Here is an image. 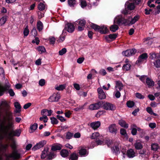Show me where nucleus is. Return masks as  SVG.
Segmentation results:
<instances>
[{
	"mask_svg": "<svg viewBox=\"0 0 160 160\" xmlns=\"http://www.w3.org/2000/svg\"><path fill=\"white\" fill-rule=\"evenodd\" d=\"M13 122V126L10 127L8 125V121H0V139H2L4 137H6L10 139H12L13 136L19 137L21 132V129H18L13 131L12 129L14 127V121Z\"/></svg>",
	"mask_w": 160,
	"mask_h": 160,
	"instance_id": "nucleus-1",
	"label": "nucleus"
},
{
	"mask_svg": "<svg viewBox=\"0 0 160 160\" xmlns=\"http://www.w3.org/2000/svg\"><path fill=\"white\" fill-rule=\"evenodd\" d=\"M0 105L3 108L0 111V117L2 116L4 120H0L3 121H8V125L10 127L13 126V113L11 110L10 102L5 100H3L0 102Z\"/></svg>",
	"mask_w": 160,
	"mask_h": 160,
	"instance_id": "nucleus-2",
	"label": "nucleus"
},
{
	"mask_svg": "<svg viewBox=\"0 0 160 160\" xmlns=\"http://www.w3.org/2000/svg\"><path fill=\"white\" fill-rule=\"evenodd\" d=\"M139 18V16L137 15L133 18L129 17L127 19L123 21L122 16L121 15H119L117 16L115 18L114 23L119 24L122 22L126 25H130L134 24L138 20Z\"/></svg>",
	"mask_w": 160,
	"mask_h": 160,
	"instance_id": "nucleus-3",
	"label": "nucleus"
},
{
	"mask_svg": "<svg viewBox=\"0 0 160 160\" xmlns=\"http://www.w3.org/2000/svg\"><path fill=\"white\" fill-rule=\"evenodd\" d=\"M127 6V8L122 10V13L124 14H130V12L129 11V10H133L135 8V5L133 1L132 0H130L126 3L125 7Z\"/></svg>",
	"mask_w": 160,
	"mask_h": 160,
	"instance_id": "nucleus-4",
	"label": "nucleus"
},
{
	"mask_svg": "<svg viewBox=\"0 0 160 160\" xmlns=\"http://www.w3.org/2000/svg\"><path fill=\"white\" fill-rule=\"evenodd\" d=\"M55 155L53 153H49L48 149V148H46L42 151L41 155V158L44 159L47 156L48 158L49 159H51L55 157Z\"/></svg>",
	"mask_w": 160,
	"mask_h": 160,
	"instance_id": "nucleus-5",
	"label": "nucleus"
},
{
	"mask_svg": "<svg viewBox=\"0 0 160 160\" xmlns=\"http://www.w3.org/2000/svg\"><path fill=\"white\" fill-rule=\"evenodd\" d=\"M75 24L78 25V30L82 31L84 28L86 22L84 19H79L75 22Z\"/></svg>",
	"mask_w": 160,
	"mask_h": 160,
	"instance_id": "nucleus-6",
	"label": "nucleus"
},
{
	"mask_svg": "<svg viewBox=\"0 0 160 160\" xmlns=\"http://www.w3.org/2000/svg\"><path fill=\"white\" fill-rule=\"evenodd\" d=\"M60 98V94L58 93H54L48 98V101L51 102H57Z\"/></svg>",
	"mask_w": 160,
	"mask_h": 160,
	"instance_id": "nucleus-7",
	"label": "nucleus"
},
{
	"mask_svg": "<svg viewBox=\"0 0 160 160\" xmlns=\"http://www.w3.org/2000/svg\"><path fill=\"white\" fill-rule=\"evenodd\" d=\"M103 108L106 110L113 111L115 109V106L109 102H105L102 105Z\"/></svg>",
	"mask_w": 160,
	"mask_h": 160,
	"instance_id": "nucleus-8",
	"label": "nucleus"
},
{
	"mask_svg": "<svg viewBox=\"0 0 160 160\" xmlns=\"http://www.w3.org/2000/svg\"><path fill=\"white\" fill-rule=\"evenodd\" d=\"M137 52V50L135 49L128 50L122 52L123 56L126 57H129L134 55Z\"/></svg>",
	"mask_w": 160,
	"mask_h": 160,
	"instance_id": "nucleus-9",
	"label": "nucleus"
},
{
	"mask_svg": "<svg viewBox=\"0 0 160 160\" xmlns=\"http://www.w3.org/2000/svg\"><path fill=\"white\" fill-rule=\"evenodd\" d=\"M148 58V54L144 53L141 55L139 57L138 60L136 62V63L140 64L146 60Z\"/></svg>",
	"mask_w": 160,
	"mask_h": 160,
	"instance_id": "nucleus-10",
	"label": "nucleus"
},
{
	"mask_svg": "<svg viewBox=\"0 0 160 160\" xmlns=\"http://www.w3.org/2000/svg\"><path fill=\"white\" fill-rule=\"evenodd\" d=\"M6 157L8 159L9 158H11L13 159H18L21 157V155L17 151L14 150L12 153L6 156Z\"/></svg>",
	"mask_w": 160,
	"mask_h": 160,
	"instance_id": "nucleus-11",
	"label": "nucleus"
},
{
	"mask_svg": "<svg viewBox=\"0 0 160 160\" xmlns=\"http://www.w3.org/2000/svg\"><path fill=\"white\" fill-rule=\"evenodd\" d=\"M46 143V142L45 141L43 140L37 143L33 147L32 150L33 151H35L43 147Z\"/></svg>",
	"mask_w": 160,
	"mask_h": 160,
	"instance_id": "nucleus-12",
	"label": "nucleus"
},
{
	"mask_svg": "<svg viewBox=\"0 0 160 160\" xmlns=\"http://www.w3.org/2000/svg\"><path fill=\"white\" fill-rule=\"evenodd\" d=\"M102 104V102H99L97 103L91 104L89 106V109L91 110L99 109Z\"/></svg>",
	"mask_w": 160,
	"mask_h": 160,
	"instance_id": "nucleus-13",
	"label": "nucleus"
},
{
	"mask_svg": "<svg viewBox=\"0 0 160 160\" xmlns=\"http://www.w3.org/2000/svg\"><path fill=\"white\" fill-rule=\"evenodd\" d=\"M109 132L112 134H116L117 132L116 125L115 124L110 125L108 127Z\"/></svg>",
	"mask_w": 160,
	"mask_h": 160,
	"instance_id": "nucleus-14",
	"label": "nucleus"
},
{
	"mask_svg": "<svg viewBox=\"0 0 160 160\" xmlns=\"http://www.w3.org/2000/svg\"><path fill=\"white\" fill-rule=\"evenodd\" d=\"M97 91L98 94L99 98L100 99H103L106 98V95L102 89L101 88H98Z\"/></svg>",
	"mask_w": 160,
	"mask_h": 160,
	"instance_id": "nucleus-15",
	"label": "nucleus"
},
{
	"mask_svg": "<svg viewBox=\"0 0 160 160\" xmlns=\"http://www.w3.org/2000/svg\"><path fill=\"white\" fill-rule=\"evenodd\" d=\"M115 90L121 91L122 89L123 85L122 82L119 81H117L115 82Z\"/></svg>",
	"mask_w": 160,
	"mask_h": 160,
	"instance_id": "nucleus-16",
	"label": "nucleus"
},
{
	"mask_svg": "<svg viewBox=\"0 0 160 160\" xmlns=\"http://www.w3.org/2000/svg\"><path fill=\"white\" fill-rule=\"evenodd\" d=\"M65 28L69 32H72L74 30V27L73 24L68 23L66 25Z\"/></svg>",
	"mask_w": 160,
	"mask_h": 160,
	"instance_id": "nucleus-17",
	"label": "nucleus"
},
{
	"mask_svg": "<svg viewBox=\"0 0 160 160\" xmlns=\"http://www.w3.org/2000/svg\"><path fill=\"white\" fill-rule=\"evenodd\" d=\"M52 112V110H48L47 109H43L41 111V115L42 116L47 115L48 116H50L51 115Z\"/></svg>",
	"mask_w": 160,
	"mask_h": 160,
	"instance_id": "nucleus-18",
	"label": "nucleus"
},
{
	"mask_svg": "<svg viewBox=\"0 0 160 160\" xmlns=\"http://www.w3.org/2000/svg\"><path fill=\"white\" fill-rule=\"evenodd\" d=\"M132 129L131 133L133 135H136L137 134V131H140V129L138 128L135 124H132L131 126Z\"/></svg>",
	"mask_w": 160,
	"mask_h": 160,
	"instance_id": "nucleus-19",
	"label": "nucleus"
},
{
	"mask_svg": "<svg viewBox=\"0 0 160 160\" xmlns=\"http://www.w3.org/2000/svg\"><path fill=\"white\" fill-rule=\"evenodd\" d=\"M100 125L101 123L99 121H97L91 123L90 126L92 129L96 130L100 127Z\"/></svg>",
	"mask_w": 160,
	"mask_h": 160,
	"instance_id": "nucleus-20",
	"label": "nucleus"
},
{
	"mask_svg": "<svg viewBox=\"0 0 160 160\" xmlns=\"http://www.w3.org/2000/svg\"><path fill=\"white\" fill-rule=\"evenodd\" d=\"M127 155L129 158H132L135 156V153L134 150L132 149L128 150Z\"/></svg>",
	"mask_w": 160,
	"mask_h": 160,
	"instance_id": "nucleus-21",
	"label": "nucleus"
},
{
	"mask_svg": "<svg viewBox=\"0 0 160 160\" xmlns=\"http://www.w3.org/2000/svg\"><path fill=\"white\" fill-rule=\"evenodd\" d=\"M14 106L16 109L15 111L16 113H19L21 111V106L20 103L18 102H15L14 103Z\"/></svg>",
	"mask_w": 160,
	"mask_h": 160,
	"instance_id": "nucleus-22",
	"label": "nucleus"
},
{
	"mask_svg": "<svg viewBox=\"0 0 160 160\" xmlns=\"http://www.w3.org/2000/svg\"><path fill=\"white\" fill-rule=\"evenodd\" d=\"M134 147L137 150L141 149L143 148V145L141 142L139 141H137L135 143Z\"/></svg>",
	"mask_w": 160,
	"mask_h": 160,
	"instance_id": "nucleus-23",
	"label": "nucleus"
},
{
	"mask_svg": "<svg viewBox=\"0 0 160 160\" xmlns=\"http://www.w3.org/2000/svg\"><path fill=\"white\" fill-rule=\"evenodd\" d=\"M146 83L148 87L153 86L154 84V82L151 79L148 78L146 79Z\"/></svg>",
	"mask_w": 160,
	"mask_h": 160,
	"instance_id": "nucleus-24",
	"label": "nucleus"
},
{
	"mask_svg": "<svg viewBox=\"0 0 160 160\" xmlns=\"http://www.w3.org/2000/svg\"><path fill=\"white\" fill-rule=\"evenodd\" d=\"M118 124L124 128H127L128 127V124L124 120L122 119L119 120Z\"/></svg>",
	"mask_w": 160,
	"mask_h": 160,
	"instance_id": "nucleus-25",
	"label": "nucleus"
},
{
	"mask_svg": "<svg viewBox=\"0 0 160 160\" xmlns=\"http://www.w3.org/2000/svg\"><path fill=\"white\" fill-rule=\"evenodd\" d=\"M68 3L71 7H74L78 4L76 0H68Z\"/></svg>",
	"mask_w": 160,
	"mask_h": 160,
	"instance_id": "nucleus-26",
	"label": "nucleus"
},
{
	"mask_svg": "<svg viewBox=\"0 0 160 160\" xmlns=\"http://www.w3.org/2000/svg\"><path fill=\"white\" fill-rule=\"evenodd\" d=\"M150 58L152 59L156 58L160 59V55L158 53H156L155 52H151L150 54Z\"/></svg>",
	"mask_w": 160,
	"mask_h": 160,
	"instance_id": "nucleus-27",
	"label": "nucleus"
},
{
	"mask_svg": "<svg viewBox=\"0 0 160 160\" xmlns=\"http://www.w3.org/2000/svg\"><path fill=\"white\" fill-rule=\"evenodd\" d=\"M99 29V32L102 34H105L108 31L107 28L106 27H104V26H102L101 27H100Z\"/></svg>",
	"mask_w": 160,
	"mask_h": 160,
	"instance_id": "nucleus-28",
	"label": "nucleus"
},
{
	"mask_svg": "<svg viewBox=\"0 0 160 160\" xmlns=\"http://www.w3.org/2000/svg\"><path fill=\"white\" fill-rule=\"evenodd\" d=\"M38 9L40 11L44 10L45 8V4L44 2H40L38 5Z\"/></svg>",
	"mask_w": 160,
	"mask_h": 160,
	"instance_id": "nucleus-29",
	"label": "nucleus"
},
{
	"mask_svg": "<svg viewBox=\"0 0 160 160\" xmlns=\"http://www.w3.org/2000/svg\"><path fill=\"white\" fill-rule=\"evenodd\" d=\"M38 124L37 123H34L31 126L29 132L30 133L33 132L37 128Z\"/></svg>",
	"mask_w": 160,
	"mask_h": 160,
	"instance_id": "nucleus-30",
	"label": "nucleus"
},
{
	"mask_svg": "<svg viewBox=\"0 0 160 160\" xmlns=\"http://www.w3.org/2000/svg\"><path fill=\"white\" fill-rule=\"evenodd\" d=\"M8 146V144L2 145L0 144V152L6 149ZM2 159V156L0 154V160Z\"/></svg>",
	"mask_w": 160,
	"mask_h": 160,
	"instance_id": "nucleus-31",
	"label": "nucleus"
},
{
	"mask_svg": "<svg viewBox=\"0 0 160 160\" xmlns=\"http://www.w3.org/2000/svg\"><path fill=\"white\" fill-rule=\"evenodd\" d=\"M78 158V154L73 153L70 155L69 159L70 160H77Z\"/></svg>",
	"mask_w": 160,
	"mask_h": 160,
	"instance_id": "nucleus-32",
	"label": "nucleus"
},
{
	"mask_svg": "<svg viewBox=\"0 0 160 160\" xmlns=\"http://www.w3.org/2000/svg\"><path fill=\"white\" fill-rule=\"evenodd\" d=\"M60 154L62 157L65 158L68 156L69 153L67 150L65 149H63L61 151Z\"/></svg>",
	"mask_w": 160,
	"mask_h": 160,
	"instance_id": "nucleus-33",
	"label": "nucleus"
},
{
	"mask_svg": "<svg viewBox=\"0 0 160 160\" xmlns=\"http://www.w3.org/2000/svg\"><path fill=\"white\" fill-rule=\"evenodd\" d=\"M159 148L158 144L156 143H153L151 145V149L154 151H157Z\"/></svg>",
	"mask_w": 160,
	"mask_h": 160,
	"instance_id": "nucleus-34",
	"label": "nucleus"
},
{
	"mask_svg": "<svg viewBox=\"0 0 160 160\" xmlns=\"http://www.w3.org/2000/svg\"><path fill=\"white\" fill-rule=\"evenodd\" d=\"M62 148V146L60 144H57V145L52 146V150L53 151H56L60 150Z\"/></svg>",
	"mask_w": 160,
	"mask_h": 160,
	"instance_id": "nucleus-35",
	"label": "nucleus"
},
{
	"mask_svg": "<svg viewBox=\"0 0 160 160\" xmlns=\"http://www.w3.org/2000/svg\"><path fill=\"white\" fill-rule=\"evenodd\" d=\"M79 154L81 156H85L87 155L88 154L86 149L82 148L79 151Z\"/></svg>",
	"mask_w": 160,
	"mask_h": 160,
	"instance_id": "nucleus-36",
	"label": "nucleus"
},
{
	"mask_svg": "<svg viewBox=\"0 0 160 160\" xmlns=\"http://www.w3.org/2000/svg\"><path fill=\"white\" fill-rule=\"evenodd\" d=\"M37 49L39 53L42 54L46 52L45 48L43 46H39L37 48Z\"/></svg>",
	"mask_w": 160,
	"mask_h": 160,
	"instance_id": "nucleus-37",
	"label": "nucleus"
},
{
	"mask_svg": "<svg viewBox=\"0 0 160 160\" xmlns=\"http://www.w3.org/2000/svg\"><path fill=\"white\" fill-rule=\"evenodd\" d=\"M37 28L39 31H41L43 29V25L41 21H39L37 22Z\"/></svg>",
	"mask_w": 160,
	"mask_h": 160,
	"instance_id": "nucleus-38",
	"label": "nucleus"
},
{
	"mask_svg": "<svg viewBox=\"0 0 160 160\" xmlns=\"http://www.w3.org/2000/svg\"><path fill=\"white\" fill-rule=\"evenodd\" d=\"M90 25H91V27L95 31H98L99 32L100 27L99 26L92 23H91L90 24Z\"/></svg>",
	"mask_w": 160,
	"mask_h": 160,
	"instance_id": "nucleus-39",
	"label": "nucleus"
},
{
	"mask_svg": "<svg viewBox=\"0 0 160 160\" xmlns=\"http://www.w3.org/2000/svg\"><path fill=\"white\" fill-rule=\"evenodd\" d=\"M65 87L66 86L65 85H61L59 86L56 85L55 87V88L57 90L60 91L65 89Z\"/></svg>",
	"mask_w": 160,
	"mask_h": 160,
	"instance_id": "nucleus-40",
	"label": "nucleus"
},
{
	"mask_svg": "<svg viewBox=\"0 0 160 160\" xmlns=\"http://www.w3.org/2000/svg\"><path fill=\"white\" fill-rule=\"evenodd\" d=\"M120 134L127 138H128V135L125 129L123 128H121L120 130Z\"/></svg>",
	"mask_w": 160,
	"mask_h": 160,
	"instance_id": "nucleus-41",
	"label": "nucleus"
},
{
	"mask_svg": "<svg viewBox=\"0 0 160 160\" xmlns=\"http://www.w3.org/2000/svg\"><path fill=\"white\" fill-rule=\"evenodd\" d=\"M100 136V134L98 132H95L93 133L92 136H91V138L92 139H95L98 138Z\"/></svg>",
	"mask_w": 160,
	"mask_h": 160,
	"instance_id": "nucleus-42",
	"label": "nucleus"
},
{
	"mask_svg": "<svg viewBox=\"0 0 160 160\" xmlns=\"http://www.w3.org/2000/svg\"><path fill=\"white\" fill-rule=\"evenodd\" d=\"M131 65L129 63L125 64L122 67V69L124 70L128 71L130 69Z\"/></svg>",
	"mask_w": 160,
	"mask_h": 160,
	"instance_id": "nucleus-43",
	"label": "nucleus"
},
{
	"mask_svg": "<svg viewBox=\"0 0 160 160\" xmlns=\"http://www.w3.org/2000/svg\"><path fill=\"white\" fill-rule=\"evenodd\" d=\"M117 34H111L108 35V37H105V39L107 40L108 38H109L112 39V40H114L117 37Z\"/></svg>",
	"mask_w": 160,
	"mask_h": 160,
	"instance_id": "nucleus-44",
	"label": "nucleus"
},
{
	"mask_svg": "<svg viewBox=\"0 0 160 160\" xmlns=\"http://www.w3.org/2000/svg\"><path fill=\"white\" fill-rule=\"evenodd\" d=\"M118 28V27L117 25H113L111 26L110 28V30L113 32H115Z\"/></svg>",
	"mask_w": 160,
	"mask_h": 160,
	"instance_id": "nucleus-45",
	"label": "nucleus"
},
{
	"mask_svg": "<svg viewBox=\"0 0 160 160\" xmlns=\"http://www.w3.org/2000/svg\"><path fill=\"white\" fill-rule=\"evenodd\" d=\"M153 64L157 68H160V60L158 59L155 61L153 62Z\"/></svg>",
	"mask_w": 160,
	"mask_h": 160,
	"instance_id": "nucleus-46",
	"label": "nucleus"
},
{
	"mask_svg": "<svg viewBox=\"0 0 160 160\" xmlns=\"http://www.w3.org/2000/svg\"><path fill=\"white\" fill-rule=\"evenodd\" d=\"M127 105L128 108H132L134 105V103L133 101H129L127 102Z\"/></svg>",
	"mask_w": 160,
	"mask_h": 160,
	"instance_id": "nucleus-47",
	"label": "nucleus"
},
{
	"mask_svg": "<svg viewBox=\"0 0 160 160\" xmlns=\"http://www.w3.org/2000/svg\"><path fill=\"white\" fill-rule=\"evenodd\" d=\"M48 118L46 116H43L39 118V120L40 121H43V122L46 123L47 122Z\"/></svg>",
	"mask_w": 160,
	"mask_h": 160,
	"instance_id": "nucleus-48",
	"label": "nucleus"
},
{
	"mask_svg": "<svg viewBox=\"0 0 160 160\" xmlns=\"http://www.w3.org/2000/svg\"><path fill=\"white\" fill-rule=\"evenodd\" d=\"M6 21V17L5 16L2 17L0 19V25H3Z\"/></svg>",
	"mask_w": 160,
	"mask_h": 160,
	"instance_id": "nucleus-49",
	"label": "nucleus"
},
{
	"mask_svg": "<svg viewBox=\"0 0 160 160\" xmlns=\"http://www.w3.org/2000/svg\"><path fill=\"white\" fill-rule=\"evenodd\" d=\"M146 110L147 112L150 114L151 115H153L155 116L156 115V114L153 112L152 109L150 107L147 108H146Z\"/></svg>",
	"mask_w": 160,
	"mask_h": 160,
	"instance_id": "nucleus-50",
	"label": "nucleus"
},
{
	"mask_svg": "<svg viewBox=\"0 0 160 160\" xmlns=\"http://www.w3.org/2000/svg\"><path fill=\"white\" fill-rule=\"evenodd\" d=\"M50 119L51 120V123L53 124H57L58 122L57 119L54 117L51 118Z\"/></svg>",
	"mask_w": 160,
	"mask_h": 160,
	"instance_id": "nucleus-51",
	"label": "nucleus"
},
{
	"mask_svg": "<svg viewBox=\"0 0 160 160\" xmlns=\"http://www.w3.org/2000/svg\"><path fill=\"white\" fill-rule=\"evenodd\" d=\"M80 2V5L81 7L82 8H84L87 6V4L86 2L84 0H81Z\"/></svg>",
	"mask_w": 160,
	"mask_h": 160,
	"instance_id": "nucleus-52",
	"label": "nucleus"
},
{
	"mask_svg": "<svg viewBox=\"0 0 160 160\" xmlns=\"http://www.w3.org/2000/svg\"><path fill=\"white\" fill-rule=\"evenodd\" d=\"M114 95L117 98H119L121 96V93L118 90H115Z\"/></svg>",
	"mask_w": 160,
	"mask_h": 160,
	"instance_id": "nucleus-53",
	"label": "nucleus"
},
{
	"mask_svg": "<svg viewBox=\"0 0 160 160\" xmlns=\"http://www.w3.org/2000/svg\"><path fill=\"white\" fill-rule=\"evenodd\" d=\"M67 52V49L66 48H64L62 49L59 52V54L60 55H62Z\"/></svg>",
	"mask_w": 160,
	"mask_h": 160,
	"instance_id": "nucleus-54",
	"label": "nucleus"
},
{
	"mask_svg": "<svg viewBox=\"0 0 160 160\" xmlns=\"http://www.w3.org/2000/svg\"><path fill=\"white\" fill-rule=\"evenodd\" d=\"M29 31L28 28V27L27 26L24 29L23 31V34L24 36H27L29 34Z\"/></svg>",
	"mask_w": 160,
	"mask_h": 160,
	"instance_id": "nucleus-55",
	"label": "nucleus"
},
{
	"mask_svg": "<svg viewBox=\"0 0 160 160\" xmlns=\"http://www.w3.org/2000/svg\"><path fill=\"white\" fill-rule=\"evenodd\" d=\"M57 117L62 122H64L66 120V119L64 117L60 115H57Z\"/></svg>",
	"mask_w": 160,
	"mask_h": 160,
	"instance_id": "nucleus-56",
	"label": "nucleus"
},
{
	"mask_svg": "<svg viewBox=\"0 0 160 160\" xmlns=\"http://www.w3.org/2000/svg\"><path fill=\"white\" fill-rule=\"evenodd\" d=\"M45 80L44 79H41L39 82V85L41 86H44L45 85Z\"/></svg>",
	"mask_w": 160,
	"mask_h": 160,
	"instance_id": "nucleus-57",
	"label": "nucleus"
},
{
	"mask_svg": "<svg viewBox=\"0 0 160 160\" xmlns=\"http://www.w3.org/2000/svg\"><path fill=\"white\" fill-rule=\"evenodd\" d=\"M73 136V134L70 132H68L67 133L66 136V138L67 139H71Z\"/></svg>",
	"mask_w": 160,
	"mask_h": 160,
	"instance_id": "nucleus-58",
	"label": "nucleus"
},
{
	"mask_svg": "<svg viewBox=\"0 0 160 160\" xmlns=\"http://www.w3.org/2000/svg\"><path fill=\"white\" fill-rule=\"evenodd\" d=\"M135 94L136 97L139 99H143L144 98V96L139 93L137 92Z\"/></svg>",
	"mask_w": 160,
	"mask_h": 160,
	"instance_id": "nucleus-59",
	"label": "nucleus"
},
{
	"mask_svg": "<svg viewBox=\"0 0 160 160\" xmlns=\"http://www.w3.org/2000/svg\"><path fill=\"white\" fill-rule=\"evenodd\" d=\"M8 92L9 94L12 97L15 94L13 91L11 89H10L8 90Z\"/></svg>",
	"mask_w": 160,
	"mask_h": 160,
	"instance_id": "nucleus-60",
	"label": "nucleus"
},
{
	"mask_svg": "<svg viewBox=\"0 0 160 160\" xmlns=\"http://www.w3.org/2000/svg\"><path fill=\"white\" fill-rule=\"evenodd\" d=\"M5 90L4 88L0 85V96L2 95Z\"/></svg>",
	"mask_w": 160,
	"mask_h": 160,
	"instance_id": "nucleus-61",
	"label": "nucleus"
},
{
	"mask_svg": "<svg viewBox=\"0 0 160 160\" xmlns=\"http://www.w3.org/2000/svg\"><path fill=\"white\" fill-rule=\"evenodd\" d=\"M39 42L40 41L38 38L37 37L35 38V39L33 40L32 41V42L33 43H36L37 45H38L39 43Z\"/></svg>",
	"mask_w": 160,
	"mask_h": 160,
	"instance_id": "nucleus-62",
	"label": "nucleus"
},
{
	"mask_svg": "<svg viewBox=\"0 0 160 160\" xmlns=\"http://www.w3.org/2000/svg\"><path fill=\"white\" fill-rule=\"evenodd\" d=\"M160 12V10L157 8V7L155 8L154 12H153V14L156 15L158 14Z\"/></svg>",
	"mask_w": 160,
	"mask_h": 160,
	"instance_id": "nucleus-63",
	"label": "nucleus"
},
{
	"mask_svg": "<svg viewBox=\"0 0 160 160\" xmlns=\"http://www.w3.org/2000/svg\"><path fill=\"white\" fill-rule=\"evenodd\" d=\"M32 105V103L30 102H28L25 104L23 106V108L25 109H27L29 108Z\"/></svg>",
	"mask_w": 160,
	"mask_h": 160,
	"instance_id": "nucleus-64",
	"label": "nucleus"
}]
</instances>
